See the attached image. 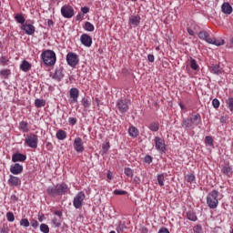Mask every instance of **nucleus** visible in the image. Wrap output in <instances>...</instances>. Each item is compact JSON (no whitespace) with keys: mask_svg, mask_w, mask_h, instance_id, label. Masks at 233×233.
I'll use <instances>...</instances> for the list:
<instances>
[{"mask_svg":"<svg viewBox=\"0 0 233 233\" xmlns=\"http://www.w3.org/2000/svg\"><path fill=\"white\" fill-rule=\"evenodd\" d=\"M52 223H53L54 227H56V228H59V227H61V220L57 218H54L52 219Z\"/></svg>","mask_w":233,"mask_h":233,"instance_id":"obj_43","label":"nucleus"},{"mask_svg":"<svg viewBox=\"0 0 233 233\" xmlns=\"http://www.w3.org/2000/svg\"><path fill=\"white\" fill-rule=\"evenodd\" d=\"M48 196L57 198V196H65L68 192V186L65 183L56 184V186L48 187L46 189Z\"/></svg>","mask_w":233,"mask_h":233,"instance_id":"obj_1","label":"nucleus"},{"mask_svg":"<svg viewBox=\"0 0 233 233\" xmlns=\"http://www.w3.org/2000/svg\"><path fill=\"white\" fill-rule=\"evenodd\" d=\"M83 17H85V15H83V13H79L76 15V21H81V19H83Z\"/></svg>","mask_w":233,"mask_h":233,"instance_id":"obj_59","label":"nucleus"},{"mask_svg":"<svg viewBox=\"0 0 233 233\" xmlns=\"http://www.w3.org/2000/svg\"><path fill=\"white\" fill-rule=\"evenodd\" d=\"M187 183H194V181H196V175L195 174L187 175Z\"/></svg>","mask_w":233,"mask_h":233,"instance_id":"obj_47","label":"nucleus"},{"mask_svg":"<svg viewBox=\"0 0 233 233\" xmlns=\"http://www.w3.org/2000/svg\"><path fill=\"white\" fill-rule=\"evenodd\" d=\"M13 163H25L26 161V155H23L22 153L16 152L12 156Z\"/></svg>","mask_w":233,"mask_h":233,"instance_id":"obj_15","label":"nucleus"},{"mask_svg":"<svg viewBox=\"0 0 233 233\" xmlns=\"http://www.w3.org/2000/svg\"><path fill=\"white\" fill-rule=\"evenodd\" d=\"M68 123L69 125H76V123H77V119H76L75 117H69Z\"/></svg>","mask_w":233,"mask_h":233,"instance_id":"obj_54","label":"nucleus"},{"mask_svg":"<svg viewBox=\"0 0 233 233\" xmlns=\"http://www.w3.org/2000/svg\"><path fill=\"white\" fill-rule=\"evenodd\" d=\"M40 231L43 233H49L50 232V228L46 224H41L40 225Z\"/></svg>","mask_w":233,"mask_h":233,"instance_id":"obj_40","label":"nucleus"},{"mask_svg":"<svg viewBox=\"0 0 233 233\" xmlns=\"http://www.w3.org/2000/svg\"><path fill=\"white\" fill-rule=\"evenodd\" d=\"M212 106L214 108H219V100L218 98L213 99Z\"/></svg>","mask_w":233,"mask_h":233,"instance_id":"obj_50","label":"nucleus"},{"mask_svg":"<svg viewBox=\"0 0 233 233\" xmlns=\"http://www.w3.org/2000/svg\"><path fill=\"white\" fill-rule=\"evenodd\" d=\"M155 147L158 152H166L167 147L165 146V140H163L159 137H156L155 139Z\"/></svg>","mask_w":233,"mask_h":233,"instance_id":"obj_9","label":"nucleus"},{"mask_svg":"<svg viewBox=\"0 0 233 233\" xmlns=\"http://www.w3.org/2000/svg\"><path fill=\"white\" fill-rule=\"evenodd\" d=\"M8 61L10 60L6 56L0 57V65H2V66H6V65H8Z\"/></svg>","mask_w":233,"mask_h":233,"instance_id":"obj_45","label":"nucleus"},{"mask_svg":"<svg viewBox=\"0 0 233 233\" xmlns=\"http://www.w3.org/2000/svg\"><path fill=\"white\" fill-rule=\"evenodd\" d=\"M218 196H219V192L216 189H213L211 192L208 193L207 197V205L208 207H209V208H218V205H219Z\"/></svg>","mask_w":233,"mask_h":233,"instance_id":"obj_2","label":"nucleus"},{"mask_svg":"<svg viewBox=\"0 0 233 233\" xmlns=\"http://www.w3.org/2000/svg\"><path fill=\"white\" fill-rule=\"evenodd\" d=\"M148 128L151 132H157V130H159V124L157 122H153L149 125Z\"/></svg>","mask_w":233,"mask_h":233,"instance_id":"obj_34","label":"nucleus"},{"mask_svg":"<svg viewBox=\"0 0 233 233\" xmlns=\"http://www.w3.org/2000/svg\"><path fill=\"white\" fill-rule=\"evenodd\" d=\"M221 10H222L223 14H226V15H230V14H232V12H233L232 5H230V4L228 2H225L221 5Z\"/></svg>","mask_w":233,"mask_h":233,"instance_id":"obj_18","label":"nucleus"},{"mask_svg":"<svg viewBox=\"0 0 233 233\" xmlns=\"http://www.w3.org/2000/svg\"><path fill=\"white\" fill-rule=\"evenodd\" d=\"M80 41L84 46L90 47L92 46V36L89 35L88 34H83L80 36Z\"/></svg>","mask_w":233,"mask_h":233,"instance_id":"obj_14","label":"nucleus"},{"mask_svg":"<svg viewBox=\"0 0 233 233\" xmlns=\"http://www.w3.org/2000/svg\"><path fill=\"white\" fill-rule=\"evenodd\" d=\"M133 183H135L136 185H139V183H141V178H139V177H135L133 179Z\"/></svg>","mask_w":233,"mask_h":233,"instance_id":"obj_56","label":"nucleus"},{"mask_svg":"<svg viewBox=\"0 0 233 233\" xmlns=\"http://www.w3.org/2000/svg\"><path fill=\"white\" fill-rule=\"evenodd\" d=\"M6 218H7V221H9L10 223H12L15 220V217L14 216L13 212H7Z\"/></svg>","mask_w":233,"mask_h":233,"instance_id":"obj_44","label":"nucleus"},{"mask_svg":"<svg viewBox=\"0 0 233 233\" xmlns=\"http://www.w3.org/2000/svg\"><path fill=\"white\" fill-rule=\"evenodd\" d=\"M182 127L186 128V130H190L193 128V124L190 122L189 118H184L182 121Z\"/></svg>","mask_w":233,"mask_h":233,"instance_id":"obj_28","label":"nucleus"},{"mask_svg":"<svg viewBox=\"0 0 233 233\" xmlns=\"http://www.w3.org/2000/svg\"><path fill=\"white\" fill-rule=\"evenodd\" d=\"M124 173L127 177H134V170H132L130 167H126L124 169Z\"/></svg>","mask_w":233,"mask_h":233,"instance_id":"obj_38","label":"nucleus"},{"mask_svg":"<svg viewBox=\"0 0 233 233\" xmlns=\"http://www.w3.org/2000/svg\"><path fill=\"white\" fill-rule=\"evenodd\" d=\"M56 137L60 140L63 141L64 139H66V132L64 130H58L56 132Z\"/></svg>","mask_w":233,"mask_h":233,"instance_id":"obj_32","label":"nucleus"},{"mask_svg":"<svg viewBox=\"0 0 233 233\" xmlns=\"http://www.w3.org/2000/svg\"><path fill=\"white\" fill-rule=\"evenodd\" d=\"M187 33L189 35H194V30L190 29V27L187 28Z\"/></svg>","mask_w":233,"mask_h":233,"instance_id":"obj_64","label":"nucleus"},{"mask_svg":"<svg viewBox=\"0 0 233 233\" xmlns=\"http://www.w3.org/2000/svg\"><path fill=\"white\" fill-rule=\"evenodd\" d=\"M65 77V75L63 74V67H58L56 69L55 74L53 75V79H56V81H61Z\"/></svg>","mask_w":233,"mask_h":233,"instance_id":"obj_22","label":"nucleus"},{"mask_svg":"<svg viewBox=\"0 0 233 233\" xmlns=\"http://www.w3.org/2000/svg\"><path fill=\"white\" fill-rule=\"evenodd\" d=\"M46 105V101H45V99L36 98L35 100V106L36 108H42V106H45Z\"/></svg>","mask_w":233,"mask_h":233,"instance_id":"obj_30","label":"nucleus"},{"mask_svg":"<svg viewBox=\"0 0 233 233\" xmlns=\"http://www.w3.org/2000/svg\"><path fill=\"white\" fill-rule=\"evenodd\" d=\"M199 39H202V41H206V43H208V40H211L210 35L207 33V31H200L198 33Z\"/></svg>","mask_w":233,"mask_h":233,"instance_id":"obj_25","label":"nucleus"},{"mask_svg":"<svg viewBox=\"0 0 233 233\" xmlns=\"http://www.w3.org/2000/svg\"><path fill=\"white\" fill-rule=\"evenodd\" d=\"M202 230L203 228H201V226H197L193 228L194 233H201Z\"/></svg>","mask_w":233,"mask_h":233,"instance_id":"obj_53","label":"nucleus"},{"mask_svg":"<svg viewBox=\"0 0 233 233\" xmlns=\"http://www.w3.org/2000/svg\"><path fill=\"white\" fill-rule=\"evenodd\" d=\"M208 41V45H215V46H221L223 45H225V40L224 39H216V38H211Z\"/></svg>","mask_w":233,"mask_h":233,"instance_id":"obj_24","label":"nucleus"},{"mask_svg":"<svg viewBox=\"0 0 233 233\" xmlns=\"http://www.w3.org/2000/svg\"><path fill=\"white\" fill-rule=\"evenodd\" d=\"M152 160H153V158H152V156H150V155L146 156L144 158L145 163H147L148 165H150V163H152Z\"/></svg>","mask_w":233,"mask_h":233,"instance_id":"obj_49","label":"nucleus"},{"mask_svg":"<svg viewBox=\"0 0 233 233\" xmlns=\"http://www.w3.org/2000/svg\"><path fill=\"white\" fill-rule=\"evenodd\" d=\"M9 229L6 227H3L2 228H0V233H8Z\"/></svg>","mask_w":233,"mask_h":233,"instance_id":"obj_61","label":"nucleus"},{"mask_svg":"<svg viewBox=\"0 0 233 233\" xmlns=\"http://www.w3.org/2000/svg\"><path fill=\"white\" fill-rule=\"evenodd\" d=\"M187 219H189V221H198V217L196 216V213H194L193 211H187Z\"/></svg>","mask_w":233,"mask_h":233,"instance_id":"obj_33","label":"nucleus"},{"mask_svg":"<svg viewBox=\"0 0 233 233\" xmlns=\"http://www.w3.org/2000/svg\"><path fill=\"white\" fill-rule=\"evenodd\" d=\"M31 227H33V228H37V227H39V222L37 220L32 219Z\"/></svg>","mask_w":233,"mask_h":233,"instance_id":"obj_51","label":"nucleus"},{"mask_svg":"<svg viewBox=\"0 0 233 233\" xmlns=\"http://www.w3.org/2000/svg\"><path fill=\"white\" fill-rule=\"evenodd\" d=\"M113 194H115V196H125V195H127V191L120 190V189H115Z\"/></svg>","mask_w":233,"mask_h":233,"instance_id":"obj_48","label":"nucleus"},{"mask_svg":"<svg viewBox=\"0 0 233 233\" xmlns=\"http://www.w3.org/2000/svg\"><path fill=\"white\" fill-rule=\"evenodd\" d=\"M61 14L66 19L74 17V7L71 5H64L61 8Z\"/></svg>","mask_w":233,"mask_h":233,"instance_id":"obj_8","label":"nucleus"},{"mask_svg":"<svg viewBox=\"0 0 233 233\" xmlns=\"http://www.w3.org/2000/svg\"><path fill=\"white\" fill-rule=\"evenodd\" d=\"M147 61H149V63H154V61H155L154 55H148Z\"/></svg>","mask_w":233,"mask_h":233,"instance_id":"obj_58","label":"nucleus"},{"mask_svg":"<svg viewBox=\"0 0 233 233\" xmlns=\"http://www.w3.org/2000/svg\"><path fill=\"white\" fill-rule=\"evenodd\" d=\"M189 66H190V68H192V70H199V65H198V62L196 61V59L190 57L189 58Z\"/></svg>","mask_w":233,"mask_h":233,"instance_id":"obj_29","label":"nucleus"},{"mask_svg":"<svg viewBox=\"0 0 233 233\" xmlns=\"http://www.w3.org/2000/svg\"><path fill=\"white\" fill-rule=\"evenodd\" d=\"M42 60L44 61L45 65L48 66H52L56 65V53L52 50H46L41 55Z\"/></svg>","mask_w":233,"mask_h":233,"instance_id":"obj_3","label":"nucleus"},{"mask_svg":"<svg viewBox=\"0 0 233 233\" xmlns=\"http://www.w3.org/2000/svg\"><path fill=\"white\" fill-rule=\"evenodd\" d=\"M81 12L83 13V15L88 14L90 12V8L84 6L81 8Z\"/></svg>","mask_w":233,"mask_h":233,"instance_id":"obj_55","label":"nucleus"},{"mask_svg":"<svg viewBox=\"0 0 233 233\" xmlns=\"http://www.w3.org/2000/svg\"><path fill=\"white\" fill-rule=\"evenodd\" d=\"M11 174L15 176H18V174H23V165L19 163H15L10 167Z\"/></svg>","mask_w":233,"mask_h":233,"instance_id":"obj_16","label":"nucleus"},{"mask_svg":"<svg viewBox=\"0 0 233 233\" xmlns=\"http://www.w3.org/2000/svg\"><path fill=\"white\" fill-rule=\"evenodd\" d=\"M8 183L12 185V187H19V185H21V179L15 176L10 175Z\"/></svg>","mask_w":233,"mask_h":233,"instance_id":"obj_20","label":"nucleus"},{"mask_svg":"<svg viewBox=\"0 0 233 233\" xmlns=\"http://www.w3.org/2000/svg\"><path fill=\"white\" fill-rule=\"evenodd\" d=\"M55 216H58V218H62L63 217V212L59 211V210H56V211H55Z\"/></svg>","mask_w":233,"mask_h":233,"instance_id":"obj_62","label":"nucleus"},{"mask_svg":"<svg viewBox=\"0 0 233 233\" xmlns=\"http://www.w3.org/2000/svg\"><path fill=\"white\" fill-rule=\"evenodd\" d=\"M226 103L228 105V108H229V110L231 112H233V98L232 97H229L226 100Z\"/></svg>","mask_w":233,"mask_h":233,"instance_id":"obj_42","label":"nucleus"},{"mask_svg":"<svg viewBox=\"0 0 233 233\" xmlns=\"http://www.w3.org/2000/svg\"><path fill=\"white\" fill-rule=\"evenodd\" d=\"M85 198H86V196L81 191L79 192L73 200V205L75 207V208H81V207H83V201H85Z\"/></svg>","mask_w":233,"mask_h":233,"instance_id":"obj_7","label":"nucleus"},{"mask_svg":"<svg viewBox=\"0 0 233 233\" xmlns=\"http://www.w3.org/2000/svg\"><path fill=\"white\" fill-rule=\"evenodd\" d=\"M128 134L131 137H137V136H139V130L136 127L132 126L128 129Z\"/></svg>","mask_w":233,"mask_h":233,"instance_id":"obj_27","label":"nucleus"},{"mask_svg":"<svg viewBox=\"0 0 233 233\" xmlns=\"http://www.w3.org/2000/svg\"><path fill=\"white\" fill-rule=\"evenodd\" d=\"M221 172L224 174V176H228V177H232L233 174V168L232 166L226 164L222 167Z\"/></svg>","mask_w":233,"mask_h":233,"instance_id":"obj_17","label":"nucleus"},{"mask_svg":"<svg viewBox=\"0 0 233 233\" xmlns=\"http://www.w3.org/2000/svg\"><path fill=\"white\" fill-rule=\"evenodd\" d=\"M15 19L16 21V23H18L19 25H25V16H23V14H16L15 15Z\"/></svg>","mask_w":233,"mask_h":233,"instance_id":"obj_31","label":"nucleus"},{"mask_svg":"<svg viewBox=\"0 0 233 233\" xmlns=\"http://www.w3.org/2000/svg\"><path fill=\"white\" fill-rule=\"evenodd\" d=\"M116 108L120 114H127V112H128V108H130V100L118 99L116 102Z\"/></svg>","mask_w":233,"mask_h":233,"instance_id":"obj_4","label":"nucleus"},{"mask_svg":"<svg viewBox=\"0 0 233 233\" xmlns=\"http://www.w3.org/2000/svg\"><path fill=\"white\" fill-rule=\"evenodd\" d=\"M73 145L76 152H85V146H83V139L81 137L75 138Z\"/></svg>","mask_w":233,"mask_h":233,"instance_id":"obj_12","label":"nucleus"},{"mask_svg":"<svg viewBox=\"0 0 233 233\" xmlns=\"http://www.w3.org/2000/svg\"><path fill=\"white\" fill-rule=\"evenodd\" d=\"M38 142H39V139L37 137V135L35 134H30L25 139V145H26L30 148H37Z\"/></svg>","mask_w":233,"mask_h":233,"instance_id":"obj_5","label":"nucleus"},{"mask_svg":"<svg viewBox=\"0 0 233 233\" xmlns=\"http://www.w3.org/2000/svg\"><path fill=\"white\" fill-rule=\"evenodd\" d=\"M84 28L87 32H94V30H96V28L94 27V25H92V23L90 22H86Z\"/></svg>","mask_w":233,"mask_h":233,"instance_id":"obj_35","label":"nucleus"},{"mask_svg":"<svg viewBox=\"0 0 233 233\" xmlns=\"http://www.w3.org/2000/svg\"><path fill=\"white\" fill-rule=\"evenodd\" d=\"M205 143L206 145H208V147H214V139H212V137H206Z\"/></svg>","mask_w":233,"mask_h":233,"instance_id":"obj_41","label":"nucleus"},{"mask_svg":"<svg viewBox=\"0 0 233 233\" xmlns=\"http://www.w3.org/2000/svg\"><path fill=\"white\" fill-rule=\"evenodd\" d=\"M70 103H77L79 98V89L77 87H73L69 90Z\"/></svg>","mask_w":233,"mask_h":233,"instance_id":"obj_11","label":"nucleus"},{"mask_svg":"<svg viewBox=\"0 0 233 233\" xmlns=\"http://www.w3.org/2000/svg\"><path fill=\"white\" fill-rule=\"evenodd\" d=\"M102 148L104 152H108V148H110V143L106 142V144H103Z\"/></svg>","mask_w":233,"mask_h":233,"instance_id":"obj_52","label":"nucleus"},{"mask_svg":"<svg viewBox=\"0 0 233 233\" xmlns=\"http://www.w3.org/2000/svg\"><path fill=\"white\" fill-rule=\"evenodd\" d=\"M10 76H12V70L10 69L0 70V76H2L3 79H10Z\"/></svg>","mask_w":233,"mask_h":233,"instance_id":"obj_26","label":"nucleus"},{"mask_svg":"<svg viewBox=\"0 0 233 233\" xmlns=\"http://www.w3.org/2000/svg\"><path fill=\"white\" fill-rule=\"evenodd\" d=\"M157 183L159 187H164L165 186V175L160 174L157 176Z\"/></svg>","mask_w":233,"mask_h":233,"instance_id":"obj_37","label":"nucleus"},{"mask_svg":"<svg viewBox=\"0 0 233 233\" xmlns=\"http://www.w3.org/2000/svg\"><path fill=\"white\" fill-rule=\"evenodd\" d=\"M21 30H24L27 35H34L35 34V26L32 24L25 23L21 25Z\"/></svg>","mask_w":233,"mask_h":233,"instance_id":"obj_10","label":"nucleus"},{"mask_svg":"<svg viewBox=\"0 0 233 233\" xmlns=\"http://www.w3.org/2000/svg\"><path fill=\"white\" fill-rule=\"evenodd\" d=\"M20 70H22V72H30V70H32V64L26 60L22 61Z\"/></svg>","mask_w":233,"mask_h":233,"instance_id":"obj_23","label":"nucleus"},{"mask_svg":"<svg viewBox=\"0 0 233 233\" xmlns=\"http://www.w3.org/2000/svg\"><path fill=\"white\" fill-rule=\"evenodd\" d=\"M20 130L23 132H28V122L22 121L19 124Z\"/></svg>","mask_w":233,"mask_h":233,"instance_id":"obj_36","label":"nucleus"},{"mask_svg":"<svg viewBox=\"0 0 233 233\" xmlns=\"http://www.w3.org/2000/svg\"><path fill=\"white\" fill-rule=\"evenodd\" d=\"M46 147L47 150H52V148H53L52 143H50V142H47Z\"/></svg>","mask_w":233,"mask_h":233,"instance_id":"obj_63","label":"nucleus"},{"mask_svg":"<svg viewBox=\"0 0 233 233\" xmlns=\"http://www.w3.org/2000/svg\"><path fill=\"white\" fill-rule=\"evenodd\" d=\"M81 104L83 105L84 108H90V101L88 100V97H84L81 101Z\"/></svg>","mask_w":233,"mask_h":233,"instance_id":"obj_39","label":"nucleus"},{"mask_svg":"<svg viewBox=\"0 0 233 233\" xmlns=\"http://www.w3.org/2000/svg\"><path fill=\"white\" fill-rule=\"evenodd\" d=\"M66 61L69 66H72V68H76V66H77V63H79V56L76 53L69 52L66 55Z\"/></svg>","mask_w":233,"mask_h":233,"instance_id":"obj_6","label":"nucleus"},{"mask_svg":"<svg viewBox=\"0 0 233 233\" xmlns=\"http://www.w3.org/2000/svg\"><path fill=\"white\" fill-rule=\"evenodd\" d=\"M209 70L211 74H215L216 76H220V74H223V68H221V66L218 64L212 65L209 67Z\"/></svg>","mask_w":233,"mask_h":233,"instance_id":"obj_21","label":"nucleus"},{"mask_svg":"<svg viewBox=\"0 0 233 233\" xmlns=\"http://www.w3.org/2000/svg\"><path fill=\"white\" fill-rule=\"evenodd\" d=\"M139 23H141L140 15H131L129 17V25L131 26H139Z\"/></svg>","mask_w":233,"mask_h":233,"instance_id":"obj_19","label":"nucleus"},{"mask_svg":"<svg viewBox=\"0 0 233 233\" xmlns=\"http://www.w3.org/2000/svg\"><path fill=\"white\" fill-rule=\"evenodd\" d=\"M11 201H14V203H16V201H19V198L15 195L11 196Z\"/></svg>","mask_w":233,"mask_h":233,"instance_id":"obj_60","label":"nucleus"},{"mask_svg":"<svg viewBox=\"0 0 233 233\" xmlns=\"http://www.w3.org/2000/svg\"><path fill=\"white\" fill-rule=\"evenodd\" d=\"M188 119L193 124V127H198V125L201 124V115L199 113H192Z\"/></svg>","mask_w":233,"mask_h":233,"instance_id":"obj_13","label":"nucleus"},{"mask_svg":"<svg viewBox=\"0 0 233 233\" xmlns=\"http://www.w3.org/2000/svg\"><path fill=\"white\" fill-rule=\"evenodd\" d=\"M123 230H125V226H123V225H119V226L116 228V231H117L118 233L123 232Z\"/></svg>","mask_w":233,"mask_h":233,"instance_id":"obj_57","label":"nucleus"},{"mask_svg":"<svg viewBox=\"0 0 233 233\" xmlns=\"http://www.w3.org/2000/svg\"><path fill=\"white\" fill-rule=\"evenodd\" d=\"M20 226L21 227H30V221H28V218H22L20 220Z\"/></svg>","mask_w":233,"mask_h":233,"instance_id":"obj_46","label":"nucleus"}]
</instances>
